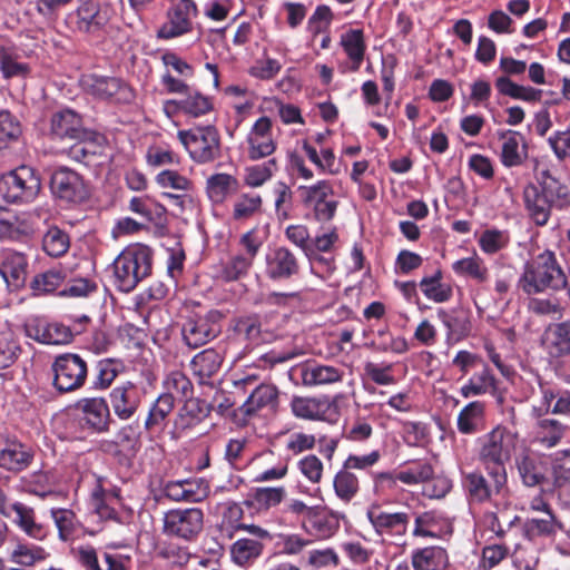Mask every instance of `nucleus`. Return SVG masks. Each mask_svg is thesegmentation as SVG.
Masks as SVG:
<instances>
[{"instance_id": "nucleus-42", "label": "nucleus", "mask_w": 570, "mask_h": 570, "mask_svg": "<svg viewBox=\"0 0 570 570\" xmlns=\"http://www.w3.org/2000/svg\"><path fill=\"white\" fill-rule=\"evenodd\" d=\"M452 269L456 275L471 277L478 283H484L489 278V269L478 255L455 261L452 264Z\"/></svg>"}, {"instance_id": "nucleus-16", "label": "nucleus", "mask_w": 570, "mask_h": 570, "mask_svg": "<svg viewBox=\"0 0 570 570\" xmlns=\"http://www.w3.org/2000/svg\"><path fill=\"white\" fill-rule=\"evenodd\" d=\"M70 27L83 33L96 35L108 22L107 12L94 0H79L75 11L68 14Z\"/></svg>"}, {"instance_id": "nucleus-12", "label": "nucleus", "mask_w": 570, "mask_h": 570, "mask_svg": "<svg viewBox=\"0 0 570 570\" xmlns=\"http://www.w3.org/2000/svg\"><path fill=\"white\" fill-rule=\"evenodd\" d=\"M222 313L218 311H209L203 316L188 318L181 327V336L184 342L190 348H198L220 333Z\"/></svg>"}, {"instance_id": "nucleus-25", "label": "nucleus", "mask_w": 570, "mask_h": 570, "mask_svg": "<svg viewBox=\"0 0 570 570\" xmlns=\"http://www.w3.org/2000/svg\"><path fill=\"white\" fill-rule=\"evenodd\" d=\"M522 199L531 220L537 226H546L551 217L552 207L539 186L534 183H528L523 188Z\"/></svg>"}, {"instance_id": "nucleus-57", "label": "nucleus", "mask_w": 570, "mask_h": 570, "mask_svg": "<svg viewBox=\"0 0 570 570\" xmlns=\"http://www.w3.org/2000/svg\"><path fill=\"white\" fill-rule=\"evenodd\" d=\"M21 347L11 331L0 332V370L11 366L18 358Z\"/></svg>"}, {"instance_id": "nucleus-35", "label": "nucleus", "mask_w": 570, "mask_h": 570, "mask_svg": "<svg viewBox=\"0 0 570 570\" xmlns=\"http://www.w3.org/2000/svg\"><path fill=\"white\" fill-rule=\"evenodd\" d=\"M238 187L237 178L224 173L212 175L206 183L207 195L215 204H222L228 195L236 193Z\"/></svg>"}, {"instance_id": "nucleus-63", "label": "nucleus", "mask_w": 570, "mask_h": 570, "mask_svg": "<svg viewBox=\"0 0 570 570\" xmlns=\"http://www.w3.org/2000/svg\"><path fill=\"white\" fill-rule=\"evenodd\" d=\"M299 472L312 483H320L323 476V462L315 454L302 458L297 463Z\"/></svg>"}, {"instance_id": "nucleus-29", "label": "nucleus", "mask_w": 570, "mask_h": 570, "mask_svg": "<svg viewBox=\"0 0 570 570\" xmlns=\"http://www.w3.org/2000/svg\"><path fill=\"white\" fill-rule=\"evenodd\" d=\"M482 368L475 372L461 387L460 394L465 397H474L484 394H494L497 391V379L485 363Z\"/></svg>"}, {"instance_id": "nucleus-62", "label": "nucleus", "mask_w": 570, "mask_h": 570, "mask_svg": "<svg viewBox=\"0 0 570 570\" xmlns=\"http://www.w3.org/2000/svg\"><path fill=\"white\" fill-rule=\"evenodd\" d=\"M285 498V489L278 488H257L253 492V500L259 507L269 509L279 504Z\"/></svg>"}, {"instance_id": "nucleus-6", "label": "nucleus", "mask_w": 570, "mask_h": 570, "mask_svg": "<svg viewBox=\"0 0 570 570\" xmlns=\"http://www.w3.org/2000/svg\"><path fill=\"white\" fill-rule=\"evenodd\" d=\"M49 214L41 207L19 214L0 207V239L24 242L33 236L38 222L47 220Z\"/></svg>"}, {"instance_id": "nucleus-50", "label": "nucleus", "mask_w": 570, "mask_h": 570, "mask_svg": "<svg viewBox=\"0 0 570 570\" xmlns=\"http://www.w3.org/2000/svg\"><path fill=\"white\" fill-rule=\"evenodd\" d=\"M242 515L243 510L238 504L228 505L223 515L222 530L227 532L246 530L253 534H268L266 530H263L259 527L242 523Z\"/></svg>"}, {"instance_id": "nucleus-28", "label": "nucleus", "mask_w": 570, "mask_h": 570, "mask_svg": "<svg viewBox=\"0 0 570 570\" xmlns=\"http://www.w3.org/2000/svg\"><path fill=\"white\" fill-rule=\"evenodd\" d=\"M485 424V404L481 401L468 403L458 414L456 426L465 435L481 431Z\"/></svg>"}, {"instance_id": "nucleus-49", "label": "nucleus", "mask_w": 570, "mask_h": 570, "mask_svg": "<svg viewBox=\"0 0 570 570\" xmlns=\"http://www.w3.org/2000/svg\"><path fill=\"white\" fill-rule=\"evenodd\" d=\"M22 127L16 116L8 110H0V150L18 141Z\"/></svg>"}, {"instance_id": "nucleus-15", "label": "nucleus", "mask_w": 570, "mask_h": 570, "mask_svg": "<svg viewBox=\"0 0 570 570\" xmlns=\"http://www.w3.org/2000/svg\"><path fill=\"white\" fill-rule=\"evenodd\" d=\"M52 195L66 203L78 204L87 199L88 188L83 178L68 167H58L50 178Z\"/></svg>"}, {"instance_id": "nucleus-60", "label": "nucleus", "mask_w": 570, "mask_h": 570, "mask_svg": "<svg viewBox=\"0 0 570 570\" xmlns=\"http://www.w3.org/2000/svg\"><path fill=\"white\" fill-rule=\"evenodd\" d=\"M253 261L244 255H235L222 268V277L227 281H236L246 275Z\"/></svg>"}, {"instance_id": "nucleus-51", "label": "nucleus", "mask_w": 570, "mask_h": 570, "mask_svg": "<svg viewBox=\"0 0 570 570\" xmlns=\"http://www.w3.org/2000/svg\"><path fill=\"white\" fill-rule=\"evenodd\" d=\"M234 331L243 340L257 344L262 336L261 317L256 314L240 316L234 321Z\"/></svg>"}, {"instance_id": "nucleus-31", "label": "nucleus", "mask_w": 570, "mask_h": 570, "mask_svg": "<svg viewBox=\"0 0 570 570\" xmlns=\"http://www.w3.org/2000/svg\"><path fill=\"white\" fill-rule=\"evenodd\" d=\"M340 45L351 60V70L357 71L364 60L366 43L362 29H350L342 33Z\"/></svg>"}, {"instance_id": "nucleus-9", "label": "nucleus", "mask_w": 570, "mask_h": 570, "mask_svg": "<svg viewBox=\"0 0 570 570\" xmlns=\"http://www.w3.org/2000/svg\"><path fill=\"white\" fill-rule=\"evenodd\" d=\"M80 83L85 92L102 101L128 104L134 97L128 85L116 77L89 73L81 77Z\"/></svg>"}, {"instance_id": "nucleus-18", "label": "nucleus", "mask_w": 570, "mask_h": 570, "mask_svg": "<svg viewBox=\"0 0 570 570\" xmlns=\"http://www.w3.org/2000/svg\"><path fill=\"white\" fill-rule=\"evenodd\" d=\"M144 396V390L130 381L115 386L109 401L115 415L124 421L131 419L138 411Z\"/></svg>"}, {"instance_id": "nucleus-19", "label": "nucleus", "mask_w": 570, "mask_h": 570, "mask_svg": "<svg viewBox=\"0 0 570 570\" xmlns=\"http://www.w3.org/2000/svg\"><path fill=\"white\" fill-rule=\"evenodd\" d=\"M32 458V452L18 439L0 434V468L20 472L30 465Z\"/></svg>"}, {"instance_id": "nucleus-24", "label": "nucleus", "mask_w": 570, "mask_h": 570, "mask_svg": "<svg viewBox=\"0 0 570 570\" xmlns=\"http://www.w3.org/2000/svg\"><path fill=\"white\" fill-rule=\"evenodd\" d=\"M500 147V160L504 167H518L528 158V146L524 137L514 130L498 132Z\"/></svg>"}, {"instance_id": "nucleus-64", "label": "nucleus", "mask_w": 570, "mask_h": 570, "mask_svg": "<svg viewBox=\"0 0 570 570\" xmlns=\"http://www.w3.org/2000/svg\"><path fill=\"white\" fill-rule=\"evenodd\" d=\"M552 472L557 485H562L570 481V449L554 453Z\"/></svg>"}, {"instance_id": "nucleus-5", "label": "nucleus", "mask_w": 570, "mask_h": 570, "mask_svg": "<svg viewBox=\"0 0 570 570\" xmlns=\"http://www.w3.org/2000/svg\"><path fill=\"white\" fill-rule=\"evenodd\" d=\"M177 138L196 164H209L220 157V136L214 126L179 130Z\"/></svg>"}, {"instance_id": "nucleus-43", "label": "nucleus", "mask_w": 570, "mask_h": 570, "mask_svg": "<svg viewBox=\"0 0 570 570\" xmlns=\"http://www.w3.org/2000/svg\"><path fill=\"white\" fill-rule=\"evenodd\" d=\"M433 475V465L424 460L414 461L397 472L399 480L407 485L426 483Z\"/></svg>"}, {"instance_id": "nucleus-13", "label": "nucleus", "mask_w": 570, "mask_h": 570, "mask_svg": "<svg viewBox=\"0 0 570 570\" xmlns=\"http://www.w3.org/2000/svg\"><path fill=\"white\" fill-rule=\"evenodd\" d=\"M298 193L302 203L314 210L317 220H331L337 208V202L333 198L334 190L330 180H318L308 186H299Z\"/></svg>"}, {"instance_id": "nucleus-56", "label": "nucleus", "mask_w": 570, "mask_h": 570, "mask_svg": "<svg viewBox=\"0 0 570 570\" xmlns=\"http://www.w3.org/2000/svg\"><path fill=\"white\" fill-rule=\"evenodd\" d=\"M124 366L119 361L112 358L101 360L97 364V375L94 382L95 389L106 390L116 380Z\"/></svg>"}, {"instance_id": "nucleus-58", "label": "nucleus", "mask_w": 570, "mask_h": 570, "mask_svg": "<svg viewBox=\"0 0 570 570\" xmlns=\"http://www.w3.org/2000/svg\"><path fill=\"white\" fill-rule=\"evenodd\" d=\"M439 315L442 317V322L448 328L449 336L461 340L470 334L472 326L466 315L458 314L450 316L443 311H441Z\"/></svg>"}, {"instance_id": "nucleus-38", "label": "nucleus", "mask_w": 570, "mask_h": 570, "mask_svg": "<svg viewBox=\"0 0 570 570\" xmlns=\"http://www.w3.org/2000/svg\"><path fill=\"white\" fill-rule=\"evenodd\" d=\"M222 356L213 348H207L195 355L191 360L193 373L205 382L215 375L222 365Z\"/></svg>"}, {"instance_id": "nucleus-32", "label": "nucleus", "mask_w": 570, "mask_h": 570, "mask_svg": "<svg viewBox=\"0 0 570 570\" xmlns=\"http://www.w3.org/2000/svg\"><path fill=\"white\" fill-rule=\"evenodd\" d=\"M535 440L546 448L558 445L568 432V426L556 419L537 417Z\"/></svg>"}, {"instance_id": "nucleus-39", "label": "nucleus", "mask_w": 570, "mask_h": 570, "mask_svg": "<svg viewBox=\"0 0 570 570\" xmlns=\"http://www.w3.org/2000/svg\"><path fill=\"white\" fill-rule=\"evenodd\" d=\"M327 402L317 397L294 396L291 410L294 416L304 420H318L325 414Z\"/></svg>"}, {"instance_id": "nucleus-21", "label": "nucleus", "mask_w": 570, "mask_h": 570, "mask_svg": "<svg viewBox=\"0 0 570 570\" xmlns=\"http://www.w3.org/2000/svg\"><path fill=\"white\" fill-rule=\"evenodd\" d=\"M76 407L82 414L83 424L96 433L109 430L111 421L109 406L104 397H86L79 400Z\"/></svg>"}, {"instance_id": "nucleus-45", "label": "nucleus", "mask_w": 570, "mask_h": 570, "mask_svg": "<svg viewBox=\"0 0 570 570\" xmlns=\"http://www.w3.org/2000/svg\"><path fill=\"white\" fill-rule=\"evenodd\" d=\"M277 169L278 165L275 158L258 165L248 166L244 170V184L250 188H258L268 181Z\"/></svg>"}, {"instance_id": "nucleus-23", "label": "nucleus", "mask_w": 570, "mask_h": 570, "mask_svg": "<svg viewBox=\"0 0 570 570\" xmlns=\"http://www.w3.org/2000/svg\"><path fill=\"white\" fill-rule=\"evenodd\" d=\"M204 514L199 509L173 510L164 517L167 534H197L203 528Z\"/></svg>"}, {"instance_id": "nucleus-8", "label": "nucleus", "mask_w": 570, "mask_h": 570, "mask_svg": "<svg viewBox=\"0 0 570 570\" xmlns=\"http://www.w3.org/2000/svg\"><path fill=\"white\" fill-rule=\"evenodd\" d=\"M37 48L36 39L29 35L22 36L18 46L0 43V71L3 78H26L30 73V66L22 59L35 55Z\"/></svg>"}, {"instance_id": "nucleus-44", "label": "nucleus", "mask_w": 570, "mask_h": 570, "mask_svg": "<svg viewBox=\"0 0 570 570\" xmlns=\"http://www.w3.org/2000/svg\"><path fill=\"white\" fill-rule=\"evenodd\" d=\"M180 109L183 114L197 118L208 114L213 109V104L207 96L193 87L180 97Z\"/></svg>"}, {"instance_id": "nucleus-27", "label": "nucleus", "mask_w": 570, "mask_h": 570, "mask_svg": "<svg viewBox=\"0 0 570 570\" xmlns=\"http://www.w3.org/2000/svg\"><path fill=\"white\" fill-rule=\"evenodd\" d=\"M537 183L552 208L563 209L569 206L570 191L568 187L551 176L549 170L539 173L537 175Z\"/></svg>"}, {"instance_id": "nucleus-54", "label": "nucleus", "mask_w": 570, "mask_h": 570, "mask_svg": "<svg viewBox=\"0 0 570 570\" xmlns=\"http://www.w3.org/2000/svg\"><path fill=\"white\" fill-rule=\"evenodd\" d=\"M48 557L49 553L43 548L35 544L19 543L11 552V560L24 567L43 561Z\"/></svg>"}, {"instance_id": "nucleus-20", "label": "nucleus", "mask_w": 570, "mask_h": 570, "mask_svg": "<svg viewBox=\"0 0 570 570\" xmlns=\"http://www.w3.org/2000/svg\"><path fill=\"white\" fill-rule=\"evenodd\" d=\"M50 135L53 139L83 140L87 131L79 114L71 109H62L51 116Z\"/></svg>"}, {"instance_id": "nucleus-46", "label": "nucleus", "mask_w": 570, "mask_h": 570, "mask_svg": "<svg viewBox=\"0 0 570 570\" xmlns=\"http://www.w3.org/2000/svg\"><path fill=\"white\" fill-rule=\"evenodd\" d=\"M70 247L68 234L57 226L50 227L42 236V249L51 257L65 255Z\"/></svg>"}, {"instance_id": "nucleus-30", "label": "nucleus", "mask_w": 570, "mask_h": 570, "mask_svg": "<svg viewBox=\"0 0 570 570\" xmlns=\"http://www.w3.org/2000/svg\"><path fill=\"white\" fill-rule=\"evenodd\" d=\"M278 390L272 384H259L240 406V412L247 416L254 415L264 407H273L277 403Z\"/></svg>"}, {"instance_id": "nucleus-4", "label": "nucleus", "mask_w": 570, "mask_h": 570, "mask_svg": "<svg viewBox=\"0 0 570 570\" xmlns=\"http://www.w3.org/2000/svg\"><path fill=\"white\" fill-rule=\"evenodd\" d=\"M40 190V176L29 166H20L0 178V194L10 204H29Z\"/></svg>"}, {"instance_id": "nucleus-53", "label": "nucleus", "mask_w": 570, "mask_h": 570, "mask_svg": "<svg viewBox=\"0 0 570 570\" xmlns=\"http://www.w3.org/2000/svg\"><path fill=\"white\" fill-rule=\"evenodd\" d=\"M263 546L255 539L242 538L232 547V559L235 563L244 566L261 556Z\"/></svg>"}, {"instance_id": "nucleus-48", "label": "nucleus", "mask_w": 570, "mask_h": 570, "mask_svg": "<svg viewBox=\"0 0 570 570\" xmlns=\"http://www.w3.org/2000/svg\"><path fill=\"white\" fill-rule=\"evenodd\" d=\"M371 522L373 523L377 532L382 531H395L401 533L405 531L406 523L409 522V515L403 512L396 513H368Z\"/></svg>"}, {"instance_id": "nucleus-40", "label": "nucleus", "mask_w": 570, "mask_h": 570, "mask_svg": "<svg viewBox=\"0 0 570 570\" xmlns=\"http://www.w3.org/2000/svg\"><path fill=\"white\" fill-rule=\"evenodd\" d=\"M448 563V554L443 548L429 547L416 551L412 557L415 570H438Z\"/></svg>"}, {"instance_id": "nucleus-55", "label": "nucleus", "mask_w": 570, "mask_h": 570, "mask_svg": "<svg viewBox=\"0 0 570 570\" xmlns=\"http://www.w3.org/2000/svg\"><path fill=\"white\" fill-rule=\"evenodd\" d=\"M65 273L57 268L48 269L33 277L31 287L36 294H48L55 292L65 281Z\"/></svg>"}, {"instance_id": "nucleus-17", "label": "nucleus", "mask_w": 570, "mask_h": 570, "mask_svg": "<svg viewBox=\"0 0 570 570\" xmlns=\"http://www.w3.org/2000/svg\"><path fill=\"white\" fill-rule=\"evenodd\" d=\"M273 124L268 117L258 118L247 134V156L250 160H259L274 154L276 141L273 137Z\"/></svg>"}, {"instance_id": "nucleus-34", "label": "nucleus", "mask_w": 570, "mask_h": 570, "mask_svg": "<svg viewBox=\"0 0 570 570\" xmlns=\"http://www.w3.org/2000/svg\"><path fill=\"white\" fill-rule=\"evenodd\" d=\"M517 470L522 483L535 487L544 480V466L535 454L523 453L515 460Z\"/></svg>"}, {"instance_id": "nucleus-7", "label": "nucleus", "mask_w": 570, "mask_h": 570, "mask_svg": "<svg viewBox=\"0 0 570 570\" xmlns=\"http://www.w3.org/2000/svg\"><path fill=\"white\" fill-rule=\"evenodd\" d=\"M53 386L60 393H68L83 386L88 366L78 354L65 353L58 355L52 363Z\"/></svg>"}, {"instance_id": "nucleus-3", "label": "nucleus", "mask_w": 570, "mask_h": 570, "mask_svg": "<svg viewBox=\"0 0 570 570\" xmlns=\"http://www.w3.org/2000/svg\"><path fill=\"white\" fill-rule=\"evenodd\" d=\"M517 436L508 428L497 425L479 438L478 459L485 470L507 473L505 463L515 449Z\"/></svg>"}, {"instance_id": "nucleus-37", "label": "nucleus", "mask_w": 570, "mask_h": 570, "mask_svg": "<svg viewBox=\"0 0 570 570\" xmlns=\"http://www.w3.org/2000/svg\"><path fill=\"white\" fill-rule=\"evenodd\" d=\"M419 286L424 296L434 303H445L452 295L453 289L450 284L442 282V272L440 269L431 276H424Z\"/></svg>"}, {"instance_id": "nucleus-14", "label": "nucleus", "mask_w": 570, "mask_h": 570, "mask_svg": "<svg viewBox=\"0 0 570 570\" xmlns=\"http://www.w3.org/2000/svg\"><path fill=\"white\" fill-rule=\"evenodd\" d=\"M490 481L480 472H471L464 476L463 484L471 499L484 502L494 497L505 498L508 494V475L492 470H485Z\"/></svg>"}, {"instance_id": "nucleus-36", "label": "nucleus", "mask_w": 570, "mask_h": 570, "mask_svg": "<svg viewBox=\"0 0 570 570\" xmlns=\"http://www.w3.org/2000/svg\"><path fill=\"white\" fill-rule=\"evenodd\" d=\"M262 207L263 198L258 193H242L233 203L232 217L236 222H245L259 215Z\"/></svg>"}, {"instance_id": "nucleus-61", "label": "nucleus", "mask_w": 570, "mask_h": 570, "mask_svg": "<svg viewBox=\"0 0 570 570\" xmlns=\"http://www.w3.org/2000/svg\"><path fill=\"white\" fill-rule=\"evenodd\" d=\"M561 530V524L556 522L553 515L548 510H544L542 518H533L525 523L527 534H551Z\"/></svg>"}, {"instance_id": "nucleus-59", "label": "nucleus", "mask_w": 570, "mask_h": 570, "mask_svg": "<svg viewBox=\"0 0 570 570\" xmlns=\"http://www.w3.org/2000/svg\"><path fill=\"white\" fill-rule=\"evenodd\" d=\"M165 393H170L175 399V395L181 397H188L191 395L193 385L189 379L180 371L170 372L164 380Z\"/></svg>"}, {"instance_id": "nucleus-33", "label": "nucleus", "mask_w": 570, "mask_h": 570, "mask_svg": "<svg viewBox=\"0 0 570 570\" xmlns=\"http://www.w3.org/2000/svg\"><path fill=\"white\" fill-rule=\"evenodd\" d=\"M175 407V401L170 393L160 394L149 409L145 421V429L154 431H163L166 426L167 417Z\"/></svg>"}, {"instance_id": "nucleus-26", "label": "nucleus", "mask_w": 570, "mask_h": 570, "mask_svg": "<svg viewBox=\"0 0 570 570\" xmlns=\"http://www.w3.org/2000/svg\"><path fill=\"white\" fill-rule=\"evenodd\" d=\"M27 266L24 254L9 248L0 250V275L8 284L17 287L23 284Z\"/></svg>"}, {"instance_id": "nucleus-1", "label": "nucleus", "mask_w": 570, "mask_h": 570, "mask_svg": "<svg viewBox=\"0 0 570 570\" xmlns=\"http://www.w3.org/2000/svg\"><path fill=\"white\" fill-rule=\"evenodd\" d=\"M518 285L527 295H535L566 288L568 277L556 253L544 249L524 264Z\"/></svg>"}, {"instance_id": "nucleus-22", "label": "nucleus", "mask_w": 570, "mask_h": 570, "mask_svg": "<svg viewBox=\"0 0 570 570\" xmlns=\"http://www.w3.org/2000/svg\"><path fill=\"white\" fill-rule=\"evenodd\" d=\"M266 276L272 281H285L299 272L297 257L287 247L279 246L266 255Z\"/></svg>"}, {"instance_id": "nucleus-52", "label": "nucleus", "mask_w": 570, "mask_h": 570, "mask_svg": "<svg viewBox=\"0 0 570 570\" xmlns=\"http://www.w3.org/2000/svg\"><path fill=\"white\" fill-rule=\"evenodd\" d=\"M509 243V233L495 228L485 229L478 239L481 250L488 255L497 254L507 248Z\"/></svg>"}, {"instance_id": "nucleus-47", "label": "nucleus", "mask_w": 570, "mask_h": 570, "mask_svg": "<svg viewBox=\"0 0 570 570\" xmlns=\"http://www.w3.org/2000/svg\"><path fill=\"white\" fill-rule=\"evenodd\" d=\"M333 487L335 494L345 502L355 498L360 490L357 476L344 466L335 474Z\"/></svg>"}, {"instance_id": "nucleus-41", "label": "nucleus", "mask_w": 570, "mask_h": 570, "mask_svg": "<svg viewBox=\"0 0 570 570\" xmlns=\"http://www.w3.org/2000/svg\"><path fill=\"white\" fill-rule=\"evenodd\" d=\"M548 343L552 355L558 357L570 356V320L550 327Z\"/></svg>"}, {"instance_id": "nucleus-11", "label": "nucleus", "mask_w": 570, "mask_h": 570, "mask_svg": "<svg viewBox=\"0 0 570 570\" xmlns=\"http://www.w3.org/2000/svg\"><path fill=\"white\" fill-rule=\"evenodd\" d=\"M344 375L345 372L342 367L317 362L299 363L288 371L289 380L294 384H302L306 387L340 383Z\"/></svg>"}, {"instance_id": "nucleus-2", "label": "nucleus", "mask_w": 570, "mask_h": 570, "mask_svg": "<svg viewBox=\"0 0 570 570\" xmlns=\"http://www.w3.org/2000/svg\"><path fill=\"white\" fill-rule=\"evenodd\" d=\"M153 264L151 249L141 244L126 247L114 261V276L117 288L131 292L144 278L150 275Z\"/></svg>"}, {"instance_id": "nucleus-10", "label": "nucleus", "mask_w": 570, "mask_h": 570, "mask_svg": "<svg viewBox=\"0 0 570 570\" xmlns=\"http://www.w3.org/2000/svg\"><path fill=\"white\" fill-rule=\"evenodd\" d=\"M198 13V6L194 0H169L166 22L159 28L158 38L168 40L190 32L193 20Z\"/></svg>"}]
</instances>
